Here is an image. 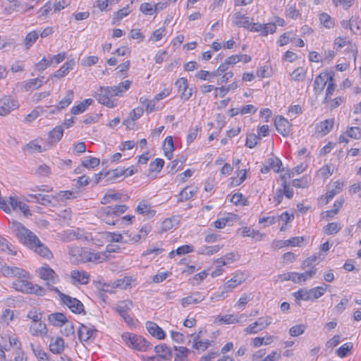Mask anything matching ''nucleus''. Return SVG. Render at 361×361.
<instances>
[{
	"instance_id": "obj_1",
	"label": "nucleus",
	"mask_w": 361,
	"mask_h": 361,
	"mask_svg": "<svg viewBox=\"0 0 361 361\" xmlns=\"http://www.w3.org/2000/svg\"><path fill=\"white\" fill-rule=\"evenodd\" d=\"M128 207L126 204L108 206L101 208L99 212V216L106 224L115 225L118 221V217L127 211Z\"/></svg>"
},
{
	"instance_id": "obj_2",
	"label": "nucleus",
	"mask_w": 361,
	"mask_h": 361,
	"mask_svg": "<svg viewBox=\"0 0 361 361\" xmlns=\"http://www.w3.org/2000/svg\"><path fill=\"white\" fill-rule=\"evenodd\" d=\"M26 278H18L12 283V287L18 291L25 293H34L38 295H45V290L38 285H33L25 279Z\"/></svg>"
},
{
	"instance_id": "obj_3",
	"label": "nucleus",
	"mask_w": 361,
	"mask_h": 361,
	"mask_svg": "<svg viewBox=\"0 0 361 361\" xmlns=\"http://www.w3.org/2000/svg\"><path fill=\"white\" fill-rule=\"evenodd\" d=\"M122 339L127 346L140 351H146L152 347L150 343L141 336L125 333L122 335Z\"/></svg>"
},
{
	"instance_id": "obj_4",
	"label": "nucleus",
	"mask_w": 361,
	"mask_h": 361,
	"mask_svg": "<svg viewBox=\"0 0 361 361\" xmlns=\"http://www.w3.org/2000/svg\"><path fill=\"white\" fill-rule=\"evenodd\" d=\"M13 224L15 227L17 238L24 245L30 247L33 243H36V241H39L38 237L34 233L26 228L22 224L13 221Z\"/></svg>"
},
{
	"instance_id": "obj_5",
	"label": "nucleus",
	"mask_w": 361,
	"mask_h": 361,
	"mask_svg": "<svg viewBox=\"0 0 361 361\" xmlns=\"http://www.w3.org/2000/svg\"><path fill=\"white\" fill-rule=\"evenodd\" d=\"M52 291L59 295L61 302L66 305L72 312L75 314L85 313L82 302L77 298L61 293L59 288H52Z\"/></svg>"
},
{
	"instance_id": "obj_6",
	"label": "nucleus",
	"mask_w": 361,
	"mask_h": 361,
	"mask_svg": "<svg viewBox=\"0 0 361 361\" xmlns=\"http://www.w3.org/2000/svg\"><path fill=\"white\" fill-rule=\"evenodd\" d=\"M37 272L40 279L46 281V285L50 290L52 291V288H57L54 286V284L59 283V277L54 270L49 265L45 264L40 267Z\"/></svg>"
},
{
	"instance_id": "obj_7",
	"label": "nucleus",
	"mask_w": 361,
	"mask_h": 361,
	"mask_svg": "<svg viewBox=\"0 0 361 361\" xmlns=\"http://www.w3.org/2000/svg\"><path fill=\"white\" fill-rule=\"evenodd\" d=\"M133 307V302L130 300L121 301L115 307L114 310L123 319L125 322L128 325H133V319L129 314V311Z\"/></svg>"
},
{
	"instance_id": "obj_8",
	"label": "nucleus",
	"mask_w": 361,
	"mask_h": 361,
	"mask_svg": "<svg viewBox=\"0 0 361 361\" xmlns=\"http://www.w3.org/2000/svg\"><path fill=\"white\" fill-rule=\"evenodd\" d=\"M94 97L99 103L105 105L107 107L113 108L115 106L114 102L110 99L111 97L114 96L111 94L109 87H100Z\"/></svg>"
},
{
	"instance_id": "obj_9",
	"label": "nucleus",
	"mask_w": 361,
	"mask_h": 361,
	"mask_svg": "<svg viewBox=\"0 0 361 361\" xmlns=\"http://www.w3.org/2000/svg\"><path fill=\"white\" fill-rule=\"evenodd\" d=\"M18 107V101L10 96H4L0 99V116H7Z\"/></svg>"
},
{
	"instance_id": "obj_10",
	"label": "nucleus",
	"mask_w": 361,
	"mask_h": 361,
	"mask_svg": "<svg viewBox=\"0 0 361 361\" xmlns=\"http://www.w3.org/2000/svg\"><path fill=\"white\" fill-rule=\"evenodd\" d=\"M272 322V318L269 316L260 317L254 323L245 329V332L248 334H257L269 326Z\"/></svg>"
},
{
	"instance_id": "obj_11",
	"label": "nucleus",
	"mask_w": 361,
	"mask_h": 361,
	"mask_svg": "<svg viewBox=\"0 0 361 361\" xmlns=\"http://www.w3.org/2000/svg\"><path fill=\"white\" fill-rule=\"evenodd\" d=\"M2 274L6 277L27 278V272L16 267L4 266L1 269Z\"/></svg>"
},
{
	"instance_id": "obj_12",
	"label": "nucleus",
	"mask_w": 361,
	"mask_h": 361,
	"mask_svg": "<svg viewBox=\"0 0 361 361\" xmlns=\"http://www.w3.org/2000/svg\"><path fill=\"white\" fill-rule=\"evenodd\" d=\"M274 125L277 131L283 137H286L289 135L290 125L286 118L282 116H277L275 119Z\"/></svg>"
},
{
	"instance_id": "obj_13",
	"label": "nucleus",
	"mask_w": 361,
	"mask_h": 361,
	"mask_svg": "<svg viewBox=\"0 0 361 361\" xmlns=\"http://www.w3.org/2000/svg\"><path fill=\"white\" fill-rule=\"evenodd\" d=\"M329 80L333 81V77L327 73H322L317 75L314 82L316 92L321 93Z\"/></svg>"
},
{
	"instance_id": "obj_14",
	"label": "nucleus",
	"mask_w": 361,
	"mask_h": 361,
	"mask_svg": "<svg viewBox=\"0 0 361 361\" xmlns=\"http://www.w3.org/2000/svg\"><path fill=\"white\" fill-rule=\"evenodd\" d=\"M176 85L178 87V92L180 93V97L183 100H188L192 94V89H188V81L186 78H181L178 79Z\"/></svg>"
},
{
	"instance_id": "obj_15",
	"label": "nucleus",
	"mask_w": 361,
	"mask_h": 361,
	"mask_svg": "<svg viewBox=\"0 0 361 361\" xmlns=\"http://www.w3.org/2000/svg\"><path fill=\"white\" fill-rule=\"evenodd\" d=\"M279 45H286L288 44H293L295 45H304V42L302 39L297 37L295 33L286 32L279 39Z\"/></svg>"
},
{
	"instance_id": "obj_16",
	"label": "nucleus",
	"mask_w": 361,
	"mask_h": 361,
	"mask_svg": "<svg viewBox=\"0 0 361 361\" xmlns=\"http://www.w3.org/2000/svg\"><path fill=\"white\" fill-rule=\"evenodd\" d=\"M30 248L42 257L47 259L52 257V253L50 250L39 239L38 242L36 241V243H33Z\"/></svg>"
},
{
	"instance_id": "obj_17",
	"label": "nucleus",
	"mask_w": 361,
	"mask_h": 361,
	"mask_svg": "<svg viewBox=\"0 0 361 361\" xmlns=\"http://www.w3.org/2000/svg\"><path fill=\"white\" fill-rule=\"evenodd\" d=\"M78 337L81 341H87L92 337L95 336L97 334V330L93 327H88L84 324H82L78 329Z\"/></svg>"
},
{
	"instance_id": "obj_18",
	"label": "nucleus",
	"mask_w": 361,
	"mask_h": 361,
	"mask_svg": "<svg viewBox=\"0 0 361 361\" xmlns=\"http://www.w3.org/2000/svg\"><path fill=\"white\" fill-rule=\"evenodd\" d=\"M146 327L149 333L159 340L164 339L166 336L163 329L159 327L156 323L153 322H147L146 323Z\"/></svg>"
},
{
	"instance_id": "obj_19",
	"label": "nucleus",
	"mask_w": 361,
	"mask_h": 361,
	"mask_svg": "<svg viewBox=\"0 0 361 361\" xmlns=\"http://www.w3.org/2000/svg\"><path fill=\"white\" fill-rule=\"evenodd\" d=\"M204 296H203L200 292H195L190 295L187 296L181 299L180 302L183 307L192 304H197L204 300Z\"/></svg>"
},
{
	"instance_id": "obj_20",
	"label": "nucleus",
	"mask_w": 361,
	"mask_h": 361,
	"mask_svg": "<svg viewBox=\"0 0 361 361\" xmlns=\"http://www.w3.org/2000/svg\"><path fill=\"white\" fill-rule=\"evenodd\" d=\"M30 331L31 334L35 336H42L47 334V328L46 324L39 320L31 324Z\"/></svg>"
},
{
	"instance_id": "obj_21",
	"label": "nucleus",
	"mask_w": 361,
	"mask_h": 361,
	"mask_svg": "<svg viewBox=\"0 0 361 361\" xmlns=\"http://www.w3.org/2000/svg\"><path fill=\"white\" fill-rule=\"evenodd\" d=\"M71 279L82 285L87 284L90 280V274L83 270H73L71 272Z\"/></svg>"
},
{
	"instance_id": "obj_22",
	"label": "nucleus",
	"mask_w": 361,
	"mask_h": 361,
	"mask_svg": "<svg viewBox=\"0 0 361 361\" xmlns=\"http://www.w3.org/2000/svg\"><path fill=\"white\" fill-rule=\"evenodd\" d=\"M53 197H50L47 195L42 194H36V195H28V201H31L33 202L39 203L40 204L48 206L52 204Z\"/></svg>"
},
{
	"instance_id": "obj_23",
	"label": "nucleus",
	"mask_w": 361,
	"mask_h": 361,
	"mask_svg": "<svg viewBox=\"0 0 361 361\" xmlns=\"http://www.w3.org/2000/svg\"><path fill=\"white\" fill-rule=\"evenodd\" d=\"M136 212L140 214H143L148 217H153L156 214V211L152 209L151 205L149 203H147L145 200H142L140 202H139L136 208Z\"/></svg>"
},
{
	"instance_id": "obj_24",
	"label": "nucleus",
	"mask_w": 361,
	"mask_h": 361,
	"mask_svg": "<svg viewBox=\"0 0 361 361\" xmlns=\"http://www.w3.org/2000/svg\"><path fill=\"white\" fill-rule=\"evenodd\" d=\"M75 66V61L73 59L66 61L58 71H56L52 77L61 78L66 76Z\"/></svg>"
},
{
	"instance_id": "obj_25",
	"label": "nucleus",
	"mask_w": 361,
	"mask_h": 361,
	"mask_svg": "<svg viewBox=\"0 0 361 361\" xmlns=\"http://www.w3.org/2000/svg\"><path fill=\"white\" fill-rule=\"evenodd\" d=\"M131 81L125 80L120 82L118 85L109 87L110 91L114 96H122L130 87Z\"/></svg>"
},
{
	"instance_id": "obj_26",
	"label": "nucleus",
	"mask_w": 361,
	"mask_h": 361,
	"mask_svg": "<svg viewBox=\"0 0 361 361\" xmlns=\"http://www.w3.org/2000/svg\"><path fill=\"white\" fill-rule=\"evenodd\" d=\"M49 349L54 354H60L64 350V341L61 337L51 338L49 343Z\"/></svg>"
},
{
	"instance_id": "obj_27",
	"label": "nucleus",
	"mask_w": 361,
	"mask_h": 361,
	"mask_svg": "<svg viewBox=\"0 0 361 361\" xmlns=\"http://www.w3.org/2000/svg\"><path fill=\"white\" fill-rule=\"evenodd\" d=\"M333 126L334 120L326 119L317 124L316 131L319 133H321L323 135H325L330 132Z\"/></svg>"
},
{
	"instance_id": "obj_28",
	"label": "nucleus",
	"mask_w": 361,
	"mask_h": 361,
	"mask_svg": "<svg viewBox=\"0 0 361 361\" xmlns=\"http://www.w3.org/2000/svg\"><path fill=\"white\" fill-rule=\"evenodd\" d=\"M197 188L187 186L183 188L178 195V202H184L190 200L197 193Z\"/></svg>"
},
{
	"instance_id": "obj_29",
	"label": "nucleus",
	"mask_w": 361,
	"mask_h": 361,
	"mask_svg": "<svg viewBox=\"0 0 361 361\" xmlns=\"http://www.w3.org/2000/svg\"><path fill=\"white\" fill-rule=\"evenodd\" d=\"M48 319L51 324L54 326H62L66 323L67 319L64 314L55 312L49 315Z\"/></svg>"
},
{
	"instance_id": "obj_30",
	"label": "nucleus",
	"mask_w": 361,
	"mask_h": 361,
	"mask_svg": "<svg viewBox=\"0 0 361 361\" xmlns=\"http://www.w3.org/2000/svg\"><path fill=\"white\" fill-rule=\"evenodd\" d=\"M154 350L161 359L169 360L172 356L170 348L166 344L155 346Z\"/></svg>"
},
{
	"instance_id": "obj_31",
	"label": "nucleus",
	"mask_w": 361,
	"mask_h": 361,
	"mask_svg": "<svg viewBox=\"0 0 361 361\" xmlns=\"http://www.w3.org/2000/svg\"><path fill=\"white\" fill-rule=\"evenodd\" d=\"M233 23L238 26L248 28L249 18L241 12L235 13L233 16Z\"/></svg>"
},
{
	"instance_id": "obj_32",
	"label": "nucleus",
	"mask_w": 361,
	"mask_h": 361,
	"mask_svg": "<svg viewBox=\"0 0 361 361\" xmlns=\"http://www.w3.org/2000/svg\"><path fill=\"white\" fill-rule=\"evenodd\" d=\"M285 16L286 18L295 20L300 16V11L296 8L295 4L289 2L285 8Z\"/></svg>"
},
{
	"instance_id": "obj_33",
	"label": "nucleus",
	"mask_w": 361,
	"mask_h": 361,
	"mask_svg": "<svg viewBox=\"0 0 361 361\" xmlns=\"http://www.w3.org/2000/svg\"><path fill=\"white\" fill-rule=\"evenodd\" d=\"M42 85V80L40 78L30 79L25 82L23 90L26 92L39 89Z\"/></svg>"
},
{
	"instance_id": "obj_34",
	"label": "nucleus",
	"mask_w": 361,
	"mask_h": 361,
	"mask_svg": "<svg viewBox=\"0 0 361 361\" xmlns=\"http://www.w3.org/2000/svg\"><path fill=\"white\" fill-rule=\"evenodd\" d=\"M123 175V171L121 168L104 172V177H106V180L107 182H114Z\"/></svg>"
},
{
	"instance_id": "obj_35",
	"label": "nucleus",
	"mask_w": 361,
	"mask_h": 361,
	"mask_svg": "<svg viewBox=\"0 0 361 361\" xmlns=\"http://www.w3.org/2000/svg\"><path fill=\"white\" fill-rule=\"evenodd\" d=\"M317 269H308L307 271L303 273H297V283H300L301 282H305L307 280L314 277L316 274Z\"/></svg>"
},
{
	"instance_id": "obj_36",
	"label": "nucleus",
	"mask_w": 361,
	"mask_h": 361,
	"mask_svg": "<svg viewBox=\"0 0 361 361\" xmlns=\"http://www.w3.org/2000/svg\"><path fill=\"white\" fill-rule=\"evenodd\" d=\"M63 135V128L62 126H56L49 133V137L52 142H59Z\"/></svg>"
},
{
	"instance_id": "obj_37",
	"label": "nucleus",
	"mask_w": 361,
	"mask_h": 361,
	"mask_svg": "<svg viewBox=\"0 0 361 361\" xmlns=\"http://www.w3.org/2000/svg\"><path fill=\"white\" fill-rule=\"evenodd\" d=\"M31 348L38 361H50L48 354L40 347H35L32 343Z\"/></svg>"
},
{
	"instance_id": "obj_38",
	"label": "nucleus",
	"mask_w": 361,
	"mask_h": 361,
	"mask_svg": "<svg viewBox=\"0 0 361 361\" xmlns=\"http://www.w3.org/2000/svg\"><path fill=\"white\" fill-rule=\"evenodd\" d=\"M318 257L317 255H312L310 257H307L305 259L302 263V269H305L308 268L309 269H316L315 265L319 263Z\"/></svg>"
},
{
	"instance_id": "obj_39",
	"label": "nucleus",
	"mask_w": 361,
	"mask_h": 361,
	"mask_svg": "<svg viewBox=\"0 0 361 361\" xmlns=\"http://www.w3.org/2000/svg\"><path fill=\"white\" fill-rule=\"evenodd\" d=\"M319 20L326 28L330 29L334 26V20L327 13H322L319 15Z\"/></svg>"
},
{
	"instance_id": "obj_40",
	"label": "nucleus",
	"mask_w": 361,
	"mask_h": 361,
	"mask_svg": "<svg viewBox=\"0 0 361 361\" xmlns=\"http://www.w3.org/2000/svg\"><path fill=\"white\" fill-rule=\"evenodd\" d=\"M306 75V71L302 67H298L290 74V79L294 81H302Z\"/></svg>"
},
{
	"instance_id": "obj_41",
	"label": "nucleus",
	"mask_w": 361,
	"mask_h": 361,
	"mask_svg": "<svg viewBox=\"0 0 361 361\" xmlns=\"http://www.w3.org/2000/svg\"><path fill=\"white\" fill-rule=\"evenodd\" d=\"M238 285L233 281L232 279L228 280L222 287L220 288L221 292L217 293L218 297H222L225 293L231 292L233 288Z\"/></svg>"
},
{
	"instance_id": "obj_42",
	"label": "nucleus",
	"mask_w": 361,
	"mask_h": 361,
	"mask_svg": "<svg viewBox=\"0 0 361 361\" xmlns=\"http://www.w3.org/2000/svg\"><path fill=\"white\" fill-rule=\"evenodd\" d=\"M73 99V92L71 90L68 91L66 97L62 99L57 106V110L63 109L69 106Z\"/></svg>"
},
{
	"instance_id": "obj_43",
	"label": "nucleus",
	"mask_w": 361,
	"mask_h": 361,
	"mask_svg": "<svg viewBox=\"0 0 361 361\" xmlns=\"http://www.w3.org/2000/svg\"><path fill=\"white\" fill-rule=\"evenodd\" d=\"M0 249L10 255H15L16 254L13 245L10 243L6 239L3 238H0Z\"/></svg>"
},
{
	"instance_id": "obj_44",
	"label": "nucleus",
	"mask_w": 361,
	"mask_h": 361,
	"mask_svg": "<svg viewBox=\"0 0 361 361\" xmlns=\"http://www.w3.org/2000/svg\"><path fill=\"white\" fill-rule=\"evenodd\" d=\"M334 188L329 190L326 192L327 200H331L336 194L339 193L343 187V183L337 180L334 182Z\"/></svg>"
},
{
	"instance_id": "obj_45",
	"label": "nucleus",
	"mask_w": 361,
	"mask_h": 361,
	"mask_svg": "<svg viewBox=\"0 0 361 361\" xmlns=\"http://www.w3.org/2000/svg\"><path fill=\"white\" fill-rule=\"evenodd\" d=\"M353 344L348 342L342 345L337 349L336 353L338 357L343 358L347 356L348 353L352 350Z\"/></svg>"
},
{
	"instance_id": "obj_46",
	"label": "nucleus",
	"mask_w": 361,
	"mask_h": 361,
	"mask_svg": "<svg viewBox=\"0 0 361 361\" xmlns=\"http://www.w3.org/2000/svg\"><path fill=\"white\" fill-rule=\"evenodd\" d=\"M220 249L221 247L219 245L203 246L200 249L198 253L201 255H212L219 252Z\"/></svg>"
},
{
	"instance_id": "obj_47",
	"label": "nucleus",
	"mask_w": 361,
	"mask_h": 361,
	"mask_svg": "<svg viewBox=\"0 0 361 361\" xmlns=\"http://www.w3.org/2000/svg\"><path fill=\"white\" fill-rule=\"evenodd\" d=\"M297 300H308L311 299L310 290L300 289L293 293Z\"/></svg>"
},
{
	"instance_id": "obj_48",
	"label": "nucleus",
	"mask_w": 361,
	"mask_h": 361,
	"mask_svg": "<svg viewBox=\"0 0 361 361\" xmlns=\"http://www.w3.org/2000/svg\"><path fill=\"white\" fill-rule=\"evenodd\" d=\"M151 227L149 226L145 225L142 227V228L140 230L139 233L135 235L133 238V240L135 242H139L140 240L142 239H145L147 234L150 232Z\"/></svg>"
},
{
	"instance_id": "obj_49",
	"label": "nucleus",
	"mask_w": 361,
	"mask_h": 361,
	"mask_svg": "<svg viewBox=\"0 0 361 361\" xmlns=\"http://www.w3.org/2000/svg\"><path fill=\"white\" fill-rule=\"evenodd\" d=\"M350 30L355 35L361 34V20L358 18H351Z\"/></svg>"
},
{
	"instance_id": "obj_50",
	"label": "nucleus",
	"mask_w": 361,
	"mask_h": 361,
	"mask_svg": "<svg viewBox=\"0 0 361 361\" xmlns=\"http://www.w3.org/2000/svg\"><path fill=\"white\" fill-rule=\"evenodd\" d=\"M267 164H269L271 169H272L276 173L283 171L281 169L282 166V162L279 159L276 157L269 159Z\"/></svg>"
},
{
	"instance_id": "obj_51",
	"label": "nucleus",
	"mask_w": 361,
	"mask_h": 361,
	"mask_svg": "<svg viewBox=\"0 0 361 361\" xmlns=\"http://www.w3.org/2000/svg\"><path fill=\"white\" fill-rule=\"evenodd\" d=\"M121 195L120 193H112L110 192H106L101 200V203L106 204L109 203L111 200H118L121 199Z\"/></svg>"
},
{
	"instance_id": "obj_52",
	"label": "nucleus",
	"mask_w": 361,
	"mask_h": 361,
	"mask_svg": "<svg viewBox=\"0 0 361 361\" xmlns=\"http://www.w3.org/2000/svg\"><path fill=\"white\" fill-rule=\"evenodd\" d=\"M50 66H51V61L49 58V55L47 57H44L41 61L35 64L36 69L39 71H44L47 67Z\"/></svg>"
},
{
	"instance_id": "obj_53",
	"label": "nucleus",
	"mask_w": 361,
	"mask_h": 361,
	"mask_svg": "<svg viewBox=\"0 0 361 361\" xmlns=\"http://www.w3.org/2000/svg\"><path fill=\"white\" fill-rule=\"evenodd\" d=\"M164 165V161L162 159H156L149 165V169L152 172H159Z\"/></svg>"
},
{
	"instance_id": "obj_54",
	"label": "nucleus",
	"mask_w": 361,
	"mask_h": 361,
	"mask_svg": "<svg viewBox=\"0 0 361 361\" xmlns=\"http://www.w3.org/2000/svg\"><path fill=\"white\" fill-rule=\"evenodd\" d=\"M177 224V221L176 218H168L166 219L161 224V228L164 231H169L170 229L173 228L175 225Z\"/></svg>"
},
{
	"instance_id": "obj_55",
	"label": "nucleus",
	"mask_w": 361,
	"mask_h": 361,
	"mask_svg": "<svg viewBox=\"0 0 361 361\" xmlns=\"http://www.w3.org/2000/svg\"><path fill=\"white\" fill-rule=\"evenodd\" d=\"M297 272H288L283 274L279 275V279L281 281H291L295 283H297Z\"/></svg>"
},
{
	"instance_id": "obj_56",
	"label": "nucleus",
	"mask_w": 361,
	"mask_h": 361,
	"mask_svg": "<svg viewBox=\"0 0 361 361\" xmlns=\"http://www.w3.org/2000/svg\"><path fill=\"white\" fill-rule=\"evenodd\" d=\"M341 229L338 224L332 222L328 224L324 228V232L328 235L337 233Z\"/></svg>"
},
{
	"instance_id": "obj_57",
	"label": "nucleus",
	"mask_w": 361,
	"mask_h": 361,
	"mask_svg": "<svg viewBox=\"0 0 361 361\" xmlns=\"http://www.w3.org/2000/svg\"><path fill=\"white\" fill-rule=\"evenodd\" d=\"M200 130V127L198 126H195V127L190 128L189 133L187 135L188 144L192 143L195 140Z\"/></svg>"
},
{
	"instance_id": "obj_58",
	"label": "nucleus",
	"mask_w": 361,
	"mask_h": 361,
	"mask_svg": "<svg viewBox=\"0 0 361 361\" xmlns=\"http://www.w3.org/2000/svg\"><path fill=\"white\" fill-rule=\"evenodd\" d=\"M276 26L275 23H269L266 24H262V35L266 36L268 34H272L276 31Z\"/></svg>"
},
{
	"instance_id": "obj_59",
	"label": "nucleus",
	"mask_w": 361,
	"mask_h": 361,
	"mask_svg": "<svg viewBox=\"0 0 361 361\" xmlns=\"http://www.w3.org/2000/svg\"><path fill=\"white\" fill-rule=\"evenodd\" d=\"M305 329V326L303 324L295 325L289 329V334L291 336H298L302 335Z\"/></svg>"
},
{
	"instance_id": "obj_60",
	"label": "nucleus",
	"mask_w": 361,
	"mask_h": 361,
	"mask_svg": "<svg viewBox=\"0 0 361 361\" xmlns=\"http://www.w3.org/2000/svg\"><path fill=\"white\" fill-rule=\"evenodd\" d=\"M259 140V136L255 134H250L247 136L245 145L249 148H253L257 145Z\"/></svg>"
},
{
	"instance_id": "obj_61",
	"label": "nucleus",
	"mask_w": 361,
	"mask_h": 361,
	"mask_svg": "<svg viewBox=\"0 0 361 361\" xmlns=\"http://www.w3.org/2000/svg\"><path fill=\"white\" fill-rule=\"evenodd\" d=\"M239 231H240V234L244 237L248 236L255 238L257 235H259V232L258 231L251 229L248 227H243Z\"/></svg>"
},
{
	"instance_id": "obj_62",
	"label": "nucleus",
	"mask_w": 361,
	"mask_h": 361,
	"mask_svg": "<svg viewBox=\"0 0 361 361\" xmlns=\"http://www.w3.org/2000/svg\"><path fill=\"white\" fill-rule=\"evenodd\" d=\"M336 88V84L333 81H329L328 86L326 90V96L324 100V103H327L329 100H331V96L332 95L333 92H334Z\"/></svg>"
},
{
	"instance_id": "obj_63",
	"label": "nucleus",
	"mask_w": 361,
	"mask_h": 361,
	"mask_svg": "<svg viewBox=\"0 0 361 361\" xmlns=\"http://www.w3.org/2000/svg\"><path fill=\"white\" fill-rule=\"evenodd\" d=\"M63 328L61 329V332L63 335L69 336L73 335L75 333L74 326L72 322H69L68 320L66 323L63 324Z\"/></svg>"
},
{
	"instance_id": "obj_64",
	"label": "nucleus",
	"mask_w": 361,
	"mask_h": 361,
	"mask_svg": "<svg viewBox=\"0 0 361 361\" xmlns=\"http://www.w3.org/2000/svg\"><path fill=\"white\" fill-rule=\"evenodd\" d=\"M140 10L145 15H152L154 13V5L149 3L142 4Z\"/></svg>"
}]
</instances>
